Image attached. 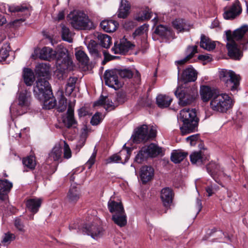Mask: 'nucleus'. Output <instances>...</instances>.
Here are the masks:
<instances>
[{
    "label": "nucleus",
    "mask_w": 248,
    "mask_h": 248,
    "mask_svg": "<svg viewBox=\"0 0 248 248\" xmlns=\"http://www.w3.org/2000/svg\"><path fill=\"white\" fill-rule=\"evenodd\" d=\"M225 34L228 41L226 47L228 50V56L233 60H240L243 56V53L235 41L238 42L242 46V47L243 50L247 49L248 25H242L232 32L230 30L226 31Z\"/></svg>",
    "instance_id": "nucleus-1"
},
{
    "label": "nucleus",
    "mask_w": 248,
    "mask_h": 248,
    "mask_svg": "<svg viewBox=\"0 0 248 248\" xmlns=\"http://www.w3.org/2000/svg\"><path fill=\"white\" fill-rule=\"evenodd\" d=\"M32 57L34 59L38 57L41 60L46 61H51L56 58V63L62 71H72L74 68V65L71 58L63 51L57 53L52 48L45 46L42 49L35 48Z\"/></svg>",
    "instance_id": "nucleus-2"
},
{
    "label": "nucleus",
    "mask_w": 248,
    "mask_h": 248,
    "mask_svg": "<svg viewBox=\"0 0 248 248\" xmlns=\"http://www.w3.org/2000/svg\"><path fill=\"white\" fill-rule=\"evenodd\" d=\"M180 119L183 124L180 127L183 135L197 131L199 119L197 116L195 109L184 108L180 111Z\"/></svg>",
    "instance_id": "nucleus-3"
},
{
    "label": "nucleus",
    "mask_w": 248,
    "mask_h": 248,
    "mask_svg": "<svg viewBox=\"0 0 248 248\" xmlns=\"http://www.w3.org/2000/svg\"><path fill=\"white\" fill-rule=\"evenodd\" d=\"M174 94L178 99V104L182 106L195 103L199 96L197 87L194 85L189 86L185 85L178 87Z\"/></svg>",
    "instance_id": "nucleus-4"
},
{
    "label": "nucleus",
    "mask_w": 248,
    "mask_h": 248,
    "mask_svg": "<svg viewBox=\"0 0 248 248\" xmlns=\"http://www.w3.org/2000/svg\"><path fill=\"white\" fill-rule=\"evenodd\" d=\"M71 26L78 30H90L93 28V22L88 16L81 11H73L67 16Z\"/></svg>",
    "instance_id": "nucleus-5"
},
{
    "label": "nucleus",
    "mask_w": 248,
    "mask_h": 248,
    "mask_svg": "<svg viewBox=\"0 0 248 248\" xmlns=\"http://www.w3.org/2000/svg\"><path fill=\"white\" fill-rule=\"evenodd\" d=\"M233 100L231 96L226 93H218L210 102V107L213 111L225 113L233 105Z\"/></svg>",
    "instance_id": "nucleus-6"
},
{
    "label": "nucleus",
    "mask_w": 248,
    "mask_h": 248,
    "mask_svg": "<svg viewBox=\"0 0 248 248\" xmlns=\"http://www.w3.org/2000/svg\"><path fill=\"white\" fill-rule=\"evenodd\" d=\"M162 148L155 143L141 148L135 157V161L141 163L148 157L154 158L158 155H163Z\"/></svg>",
    "instance_id": "nucleus-7"
},
{
    "label": "nucleus",
    "mask_w": 248,
    "mask_h": 248,
    "mask_svg": "<svg viewBox=\"0 0 248 248\" xmlns=\"http://www.w3.org/2000/svg\"><path fill=\"white\" fill-rule=\"evenodd\" d=\"M220 78L228 90L232 92L237 91L240 85V77L232 70L223 69L220 72Z\"/></svg>",
    "instance_id": "nucleus-8"
},
{
    "label": "nucleus",
    "mask_w": 248,
    "mask_h": 248,
    "mask_svg": "<svg viewBox=\"0 0 248 248\" xmlns=\"http://www.w3.org/2000/svg\"><path fill=\"white\" fill-rule=\"evenodd\" d=\"M33 93L35 96L40 100L43 99V98L49 97L52 94L48 81L42 78L36 81Z\"/></svg>",
    "instance_id": "nucleus-9"
},
{
    "label": "nucleus",
    "mask_w": 248,
    "mask_h": 248,
    "mask_svg": "<svg viewBox=\"0 0 248 248\" xmlns=\"http://www.w3.org/2000/svg\"><path fill=\"white\" fill-rule=\"evenodd\" d=\"M17 102L18 108L17 114L22 115L31 108V93L27 90H23L18 93Z\"/></svg>",
    "instance_id": "nucleus-10"
},
{
    "label": "nucleus",
    "mask_w": 248,
    "mask_h": 248,
    "mask_svg": "<svg viewBox=\"0 0 248 248\" xmlns=\"http://www.w3.org/2000/svg\"><path fill=\"white\" fill-rule=\"evenodd\" d=\"M119 71L117 69L107 70L105 71L104 78L106 85L117 90L122 87V83L119 81Z\"/></svg>",
    "instance_id": "nucleus-11"
},
{
    "label": "nucleus",
    "mask_w": 248,
    "mask_h": 248,
    "mask_svg": "<svg viewBox=\"0 0 248 248\" xmlns=\"http://www.w3.org/2000/svg\"><path fill=\"white\" fill-rule=\"evenodd\" d=\"M8 11L11 13H18V15L24 16L19 19H16L14 21V23L18 22H23L25 21V18L30 15V6L26 4L19 5H7Z\"/></svg>",
    "instance_id": "nucleus-12"
},
{
    "label": "nucleus",
    "mask_w": 248,
    "mask_h": 248,
    "mask_svg": "<svg viewBox=\"0 0 248 248\" xmlns=\"http://www.w3.org/2000/svg\"><path fill=\"white\" fill-rule=\"evenodd\" d=\"M154 33L166 41H169L175 38L174 32L171 28L162 24L156 27Z\"/></svg>",
    "instance_id": "nucleus-13"
},
{
    "label": "nucleus",
    "mask_w": 248,
    "mask_h": 248,
    "mask_svg": "<svg viewBox=\"0 0 248 248\" xmlns=\"http://www.w3.org/2000/svg\"><path fill=\"white\" fill-rule=\"evenodd\" d=\"M206 170L208 173L215 181L219 184H220L219 177L221 175V174L224 176H227L221 169L219 165L214 162H211L206 165ZM228 177L229 176H228Z\"/></svg>",
    "instance_id": "nucleus-14"
},
{
    "label": "nucleus",
    "mask_w": 248,
    "mask_h": 248,
    "mask_svg": "<svg viewBox=\"0 0 248 248\" xmlns=\"http://www.w3.org/2000/svg\"><path fill=\"white\" fill-rule=\"evenodd\" d=\"M148 126L143 124L136 129L132 136L133 142L139 143L142 141H146L148 140Z\"/></svg>",
    "instance_id": "nucleus-15"
},
{
    "label": "nucleus",
    "mask_w": 248,
    "mask_h": 248,
    "mask_svg": "<svg viewBox=\"0 0 248 248\" xmlns=\"http://www.w3.org/2000/svg\"><path fill=\"white\" fill-rule=\"evenodd\" d=\"M135 45L124 37L120 41V43H115L114 46L111 50L115 54H124L127 52L129 49L134 47Z\"/></svg>",
    "instance_id": "nucleus-16"
},
{
    "label": "nucleus",
    "mask_w": 248,
    "mask_h": 248,
    "mask_svg": "<svg viewBox=\"0 0 248 248\" xmlns=\"http://www.w3.org/2000/svg\"><path fill=\"white\" fill-rule=\"evenodd\" d=\"M242 11L239 1L235 0L231 7L224 12L223 17L226 19H234L242 13Z\"/></svg>",
    "instance_id": "nucleus-17"
},
{
    "label": "nucleus",
    "mask_w": 248,
    "mask_h": 248,
    "mask_svg": "<svg viewBox=\"0 0 248 248\" xmlns=\"http://www.w3.org/2000/svg\"><path fill=\"white\" fill-rule=\"evenodd\" d=\"M62 122L68 128L76 127L77 122L74 118V108L71 104H69L66 114L62 117Z\"/></svg>",
    "instance_id": "nucleus-18"
},
{
    "label": "nucleus",
    "mask_w": 248,
    "mask_h": 248,
    "mask_svg": "<svg viewBox=\"0 0 248 248\" xmlns=\"http://www.w3.org/2000/svg\"><path fill=\"white\" fill-rule=\"evenodd\" d=\"M217 93L216 89L208 86L202 85L200 87V93L201 99L204 102L211 101Z\"/></svg>",
    "instance_id": "nucleus-19"
},
{
    "label": "nucleus",
    "mask_w": 248,
    "mask_h": 248,
    "mask_svg": "<svg viewBox=\"0 0 248 248\" xmlns=\"http://www.w3.org/2000/svg\"><path fill=\"white\" fill-rule=\"evenodd\" d=\"M81 193L79 189L75 185H71L67 194L66 200L69 203L75 205L79 200Z\"/></svg>",
    "instance_id": "nucleus-20"
},
{
    "label": "nucleus",
    "mask_w": 248,
    "mask_h": 248,
    "mask_svg": "<svg viewBox=\"0 0 248 248\" xmlns=\"http://www.w3.org/2000/svg\"><path fill=\"white\" fill-rule=\"evenodd\" d=\"M173 196V191L170 187H164L161 190L160 198L164 206H170L172 202Z\"/></svg>",
    "instance_id": "nucleus-21"
},
{
    "label": "nucleus",
    "mask_w": 248,
    "mask_h": 248,
    "mask_svg": "<svg viewBox=\"0 0 248 248\" xmlns=\"http://www.w3.org/2000/svg\"><path fill=\"white\" fill-rule=\"evenodd\" d=\"M83 231L88 235H91L94 239L97 238L102 233V228L94 223L91 225L86 224L83 227Z\"/></svg>",
    "instance_id": "nucleus-22"
},
{
    "label": "nucleus",
    "mask_w": 248,
    "mask_h": 248,
    "mask_svg": "<svg viewBox=\"0 0 248 248\" xmlns=\"http://www.w3.org/2000/svg\"><path fill=\"white\" fill-rule=\"evenodd\" d=\"M197 78L196 71L192 67L184 70L180 77V80L186 83L188 82L195 81Z\"/></svg>",
    "instance_id": "nucleus-23"
},
{
    "label": "nucleus",
    "mask_w": 248,
    "mask_h": 248,
    "mask_svg": "<svg viewBox=\"0 0 248 248\" xmlns=\"http://www.w3.org/2000/svg\"><path fill=\"white\" fill-rule=\"evenodd\" d=\"M94 106L104 105L106 109L108 111L113 110L116 107L115 103H114L108 96L101 95L98 100L93 104Z\"/></svg>",
    "instance_id": "nucleus-24"
},
{
    "label": "nucleus",
    "mask_w": 248,
    "mask_h": 248,
    "mask_svg": "<svg viewBox=\"0 0 248 248\" xmlns=\"http://www.w3.org/2000/svg\"><path fill=\"white\" fill-rule=\"evenodd\" d=\"M154 175V169L148 166H144L141 168L140 177L143 184H145L150 181Z\"/></svg>",
    "instance_id": "nucleus-25"
},
{
    "label": "nucleus",
    "mask_w": 248,
    "mask_h": 248,
    "mask_svg": "<svg viewBox=\"0 0 248 248\" xmlns=\"http://www.w3.org/2000/svg\"><path fill=\"white\" fill-rule=\"evenodd\" d=\"M13 187L12 183L7 179L0 180V200H5L7 194Z\"/></svg>",
    "instance_id": "nucleus-26"
},
{
    "label": "nucleus",
    "mask_w": 248,
    "mask_h": 248,
    "mask_svg": "<svg viewBox=\"0 0 248 248\" xmlns=\"http://www.w3.org/2000/svg\"><path fill=\"white\" fill-rule=\"evenodd\" d=\"M112 220L119 227H124L127 224V216L125 211L112 214Z\"/></svg>",
    "instance_id": "nucleus-27"
},
{
    "label": "nucleus",
    "mask_w": 248,
    "mask_h": 248,
    "mask_svg": "<svg viewBox=\"0 0 248 248\" xmlns=\"http://www.w3.org/2000/svg\"><path fill=\"white\" fill-rule=\"evenodd\" d=\"M42 203V200L39 198H31L28 200L26 202V206L28 209L33 213H36Z\"/></svg>",
    "instance_id": "nucleus-28"
},
{
    "label": "nucleus",
    "mask_w": 248,
    "mask_h": 248,
    "mask_svg": "<svg viewBox=\"0 0 248 248\" xmlns=\"http://www.w3.org/2000/svg\"><path fill=\"white\" fill-rule=\"evenodd\" d=\"M108 207L110 213L112 214L124 211V209L121 202H117L112 200L111 198L108 202Z\"/></svg>",
    "instance_id": "nucleus-29"
},
{
    "label": "nucleus",
    "mask_w": 248,
    "mask_h": 248,
    "mask_svg": "<svg viewBox=\"0 0 248 248\" xmlns=\"http://www.w3.org/2000/svg\"><path fill=\"white\" fill-rule=\"evenodd\" d=\"M216 42L212 41L204 34L201 36L200 46L208 51H211L216 47Z\"/></svg>",
    "instance_id": "nucleus-30"
},
{
    "label": "nucleus",
    "mask_w": 248,
    "mask_h": 248,
    "mask_svg": "<svg viewBox=\"0 0 248 248\" xmlns=\"http://www.w3.org/2000/svg\"><path fill=\"white\" fill-rule=\"evenodd\" d=\"M118 25L117 22L112 20H104L100 23L101 28L106 32H108L114 31Z\"/></svg>",
    "instance_id": "nucleus-31"
},
{
    "label": "nucleus",
    "mask_w": 248,
    "mask_h": 248,
    "mask_svg": "<svg viewBox=\"0 0 248 248\" xmlns=\"http://www.w3.org/2000/svg\"><path fill=\"white\" fill-rule=\"evenodd\" d=\"M62 148L60 144H56L49 154V158L55 161L62 160Z\"/></svg>",
    "instance_id": "nucleus-32"
},
{
    "label": "nucleus",
    "mask_w": 248,
    "mask_h": 248,
    "mask_svg": "<svg viewBox=\"0 0 248 248\" xmlns=\"http://www.w3.org/2000/svg\"><path fill=\"white\" fill-rule=\"evenodd\" d=\"M172 99L169 96L159 94L156 97V103L160 108H166L170 106Z\"/></svg>",
    "instance_id": "nucleus-33"
},
{
    "label": "nucleus",
    "mask_w": 248,
    "mask_h": 248,
    "mask_svg": "<svg viewBox=\"0 0 248 248\" xmlns=\"http://www.w3.org/2000/svg\"><path fill=\"white\" fill-rule=\"evenodd\" d=\"M130 8V5L127 0H121L120 6L118 10V17L126 18L129 14Z\"/></svg>",
    "instance_id": "nucleus-34"
},
{
    "label": "nucleus",
    "mask_w": 248,
    "mask_h": 248,
    "mask_svg": "<svg viewBox=\"0 0 248 248\" xmlns=\"http://www.w3.org/2000/svg\"><path fill=\"white\" fill-rule=\"evenodd\" d=\"M197 53V46H189L186 50L187 56L184 59L178 60L175 62V63L178 65H183L186 63L188 61L191 59L194 54Z\"/></svg>",
    "instance_id": "nucleus-35"
},
{
    "label": "nucleus",
    "mask_w": 248,
    "mask_h": 248,
    "mask_svg": "<svg viewBox=\"0 0 248 248\" xmlns=\"http://www.w3.org/2000/svg\"><path fill=\"white\" fill-rule=\"evenodd\" d=\"M23 73V78L25 83L27 86H31L35 80V77L32 70L30 68H24Z\"/></svg>",
    "instance_id": "nucleus-36"
},
{
    "label": "nucleus",
    "mask_w": 248,
    "mask_h": 248,
    "mask_svg": "<svg viewBox=\"0 0 248 248\" xmlns=\"http://www.w3.org/2000/svg\"><path fill=\"white\" fill-rule=\"evenodd\" d=\"M35 71L39 77H46L49 74V66L46 63L38 64L35 67Z\"/></svg>",
    "instance_id": "nucleus-37"
},
{
    "label": "nucleus",
    "mask_w": 248,
    "mask_h": 248,
    "mask_svg": "<svg viewBox=\"0 0 248 248\" xmlns=\"http://www.w3.org/2000/svg\"><path fill=\"white\" fill-rule=\"evenodd\" d=\"M173 27L178 32L186 31L187 25L183 19L178 18L172 22Z\"/></svg>",
    "instance_id": "nucleus-38"
},
{
    "label": "nucleus",
    "mask_w": 248,
    "mask_h": 248,
    "mask_svg": "<svg viewBox=\"0 0 248 248\" xmlns=\"http://www.w3.org/2000/svg\"><path fill=\"white\" fill-rule=\"evenodd\" d=\"M97 38L101 46L106 48L110 47L111 44V38L109 36L106 34H99Z\"/></svg>",
    "instance_id": "nucleus-39"
},
{
    "label": "nucleus",
    "mask_w": 248,
    "mask_h": 248,
    "mask_svg": "<svg viewBox=\"0 0 248 248\" xmlns=\"http://www.w3.org/2000/svg\"><path fill=\"white\" fill-rule=\"evenodd\" d=\"M187 153L186 152H182L180 151H174L171 153L170 159L172 162L174 163H179L187 155Z\"/></svg>",
    "instance_id": "nucleus-40"
},
{
    "label": "nucleus",
    "mask_w": 248,
    "mask_h": 248,
    "mask_svg": "<svg viewBox=\"0 0 248 248\" xmlns=\"http://www.w3.org/2000/svg\"><path fill=\"white\" fill-rule=\"evenodd\" d=\"M11 49L10 44L4 43L0 48V62L5 61L9 56V52Z\"/></svg>",
    "instance_id": "nucleus-41"
},
{
    "label": "nucleus",
    "mask_w": 248,
    "mask_h": 248,
    "mask_svg": "<svg viewBox=\"0 0 248 248\" xmlns=\"http://www.w3.org/2000/svg\"><path fill=\"white\" fill-rule=\"evenodd\" d=\"M77 80V78L70 77L65 85V92L66 95H70L73 92Z\"/></svg>",
    "instance_id": "nucleus-42"
},
{
    "label": "nucleus",
    "mask_w": 248,
    "mask_h": 248,
    "mask_svg": "<svg viewBox=\"0 0 248 248\" xmlns=\"http://www.w3.org/2000/svg\"><path fill=\"white\" fill-rule=\"evenodd\" d=\"M77 60L83 65H87L89 62V59L82 50H78L75 54Z\"/></svg>",
    "instance_id": "nucleus-43"
},
{
    "label": "nucleus",
    "mask_w": 248,
    "mask_h": 248,
    "mask_svg": "<svg viewBox=\"0 0 248 248\" xmlns=\"http://www.w3.org/2000/svg\"><path fill=\"white\" fill-rule=\"evenodd\" d=\"M62 39L69 43L72 42V33L70 31L69 29L66 27L64 25L62 24Z\"/></svg>",
    "instance_id": "nucleus-44"
},
{
    "label": "nucleus",
    "mask_w": 248,
    "mask_h": 248,
    "mask_svg": "<svg viewBox=\"0 0 248 248\" xmlns=\"http://www.w3.org/2000/svg\"><path fill=\"white\" fill-rule=\"evenodd\" d=\"M67 107V99L61 92L60 97L58 98V104L57 107V110L59 112L64 111Z\"/></svg>",
    "instance_id": "nucleus-45"
},
{
    "label": "nucleus",
    "mask_w": 248,
    "mask_h": 248,
    "mask_svg": "<svg viewBox=\"0 0 248 248\" xmlns=\"http://www.w3.org/2000/svg\"><path fill=\"white\" fill-rule=\"evenodd\" d=\"M152 13L148 8H146L141 11V12L136 17V19L138 21L148 20L152 17Z\"/></svg>",
    "instance_id": "nucleus-46"
},
{
    "label": "nucleus",
    "mask_w": 248,
    "mask_h": 248,
    "mask_svg": "<svg viewBox=\"0 0 248 248\" xmlns=\"http://www.w3.org/2000/svg\"><path fill=\"white\" fill-rule=\"evenodd\" d=\"M22 163L25 166L31 170L34 169L36 165L35 158L33 156H27L23 158Z\"/></svg>",
    "instance_id": "nucleus-47"
},
{
    "label": "nucleus",
    "mask_w": 248,
    "mask_h": 248,
    "mask_svg": "<svg viewBox=\"0 0 248 248\" xmlns=\"http://www.w3.org/2000/svg\"><path fill=\"white\" fill-rule=\"evenodd\" d=\"M190 159L193 164L202 163V152L200 151L192 153L190 155Z\"/></svg>",
    "instance_id": "nucleus-48"
},
{
    "label": "nucleus",
    "mask_w": 248,
    "mask_h": 248,
    "mask_svg": "<svg viewBox=\"0 0 248 248\" xmlns=\"http://www.w3.org/2000/svg\"><path fill=\"white\" fill-rule=\"evenodd\" d=\"M117 70L119 71V75L123 78H131L134 75L133 71L129 68L117 69Z\"/></svg>",
    "instance_id": "nucleus-49"
},
{
    "label": "nucleus",
    "mask_w": 248,
    "mask_h": 248,
    "mask_svg": "<svg viewBox=\"0 0 248 248\" xmlns=\"http://www.w3.org/2000/svg\"><path fill=\"white\" fill-rule=\"evenodd\" d=\"M51 97V96H50L49 97L43 98L44 99V107L46 109H50L56 106V100Z\"/></svg>",
    "instance_id": "nucleus-50"
},
{
    "label": "nucleus",
    "mask_w": 248,
    "mask_h": 248,
    "mask_svg": "<svg viewBox=\"0 0 248 248\" xmlns=\"http://www.w3.org/2000/svg\"><path fill=\"white\" fill-rule=\"evenodd\" d=\"M127 100L126 95L124 92H119L117 93L115 99L116 107L123 104Z\"/></svg>",
    "instance_id": "nucleus-51"
},
{
    "label": "nucleus",
    "mask_w": 248,
    "mask_h": 248,
    "mask_svg": "<svg viewBox=\"0 0 248 248\" xmlns=\"http://www.w3.org/2000/svg\"><path fill=\"white\" fill-rule=\"evenodd\" d=\"M87 47L90 54L95 57L98 56L99 53L97 48V44L95 41L91 40Z\"/></svg>",
    "instance_id": "nucleus-52"
},
{
    "label": "nucleus",
    "mask_w": 248,
    "mask_h": 248,
    "mask_svg": "<svg viewBox=\"0 0 248 248\" xmlns=\"http://www.w3.org/2000/svg\"><path fill=\"white\" fill-rule=\"evenodd\" d=\"M16 239V235L10 232L5 233L3 236L1 243L4 245L9 244Z\"/></svg>",
    "instance_id": "nucleus-53"
},
{
    "label": "nucleus",
    "mask_w": 248,
    "mask_h": 248,
    "mask_svg": "<svg viewBox=\"0 0 248 248\" xmlns=\"http://www.w3.org/2000/svg\"><path fill=\"white\" fill-rule=\"evenodd\" d=\"M148 25L144 24L138 28L133 33V37L135 38L137 36L143 34L148 30Z\"/></svg>",
    "instance_id": "nucleus-54"
},
{
    "label": "nucleus",
    "mask_w": 248,
    "mask_h": 248,
    "mask_svg": "<svg viewBox=\"0 0 248 248\" xmlns=\"http://www.w3.org/2000/svg\"><path fill=\"white\" fill-rule=\"evenodd\" d=\"M132 149L131 148H129L126 146V144H125L123 147L122 150H121L120 152V154L122 155H125V161H127L130 156L131 154Z\"/></svg>",
    "instance_id": "nucleus-55"
},
{
    "label": "nucleus",
    "mask_w": 248,
    "mask_h": 248,
    "mask_svg": "<svg viewBox=\"0 0 248 248\" xmlns=\"http://www.w3.org/2000/svg\"><path fill=\"white\" fill-rule=\"evenodd\" d=\"M72 153L69 145L65 141H64L63 147V157L65 159H69L71 157Z\"/></svg>",
    "instance_id": "nucleus-56"
},
{
    "label": "nucleus",
    "mask_w": 248,
    "mask_h": 248,
    "mask_svg": "<svg viewBox=\"0 0 248 248\" xmlns=\"http://www.w3.org/2000/svg\"><path fill=\"white\" fill-rule=\"evenodd\" d=\"M15 226L16 228L19 231L22 232L25 231L24 225L23 221L19 217H16L15 220Z\"/></svg>",
    "instance_id": "nucleus-57"
},
{
    "label": "nucleus",
    "mask_w": 248,
    "mask_h": 248,
    "mask_svg": "<svg viewBox=\"0 0 248 248\" xmlns=\"http://www.w3.org/2000/svg\"><path fill=\"white\" fill-rule=\"evenodd\" d=\"M199 134H194L187 137L186 140L187 142H189L191 146H193L196 144V141L199 140Z\"/></svg>",
    "instance_id": "nucleus-58"
},
{
    "label": "nucleus",
    "mask_w": 248,
    "mask_h": 248,
    "mask_svg": "<svg viewBox=\"0 0 248 248\" xmlns=\"http://www.w3.org/2000/svg\"><path fill=\"white\" fill-rule=\"evenodd\" d=\"M101 121V114L100 113H96L92 118L91 124L93 125H96L98 124Z\"/></svg>",
    "instance_id": "nucleus-59"
},
{
    "label": "nucleus",
    "mask_w": 248,
    "mask_h": 248,
    "mask_svg": "<svg viewBox=\"0 0 248 248\" xmlns=\"http://www.w3.org/2000/svg\"><path fill=\"white\" fill-rule=\"evenodd\" d=\"M96 155V152L94 151L93 152L90 158L86 163V166L88 167V169H90L93 166V165L94 163Z\"/></svg>",
    "instance_id": "nucleus-60"
},
{
    "label": "nucleus",
    "mask_w": 248,
    "mask_h": 248,
    "mask_svg": "<svg viewBox=\"0 0 248 248\" xmlns=\"http://www.w3.org/2000/svg\"><path fill=\"white\" fill-rule=\"evenodd\" d=\"M122 159V155L115 154L109 158V162H118Z\"/></svg>",
    "instance_id": "nucleus-61"
},
{
    "label": "nucleus",
    "mask_w": 248,
    "mask_h": 248,
    "mask_svg": "<svg viewBox=\"0 0 248 248\" xmlns=\"http://www.w3.org/2000/svg\"><path fill=\"white\" fill-rule=\"evenodd\" d=\"M206 191L207 193V196L208 197L211 196L216 191L215 188L212 185L207 186L205 188Z\"/></svg>",
    "instance_id": "nucleus-62"
},
{
    "label": "nucleus",
    "mask_w": 248,
    "mask_h": 248,
    "mask_svg": "<svg viewBox=\"0 0 248 248\" xmlns=\"http://www.w3.org/2000/svg\"><path fill=\"white\" fill-rule=\"evenodd\" d=\"M196 206L197 207V208L198 209V213H199L201 210H202V201L201 200L197 199L196 200Z\"/></svg>",
    "instance_id": "nucleus-63"
},
{
    "label": "nucleus",
    "mask_w": 248,
    "mask_h": 248,
    "mask_svg": "<svg viewBox=\"0 0 248 248\" xmlns=\"http://www.w3.org/2000/svg\"><path fill=\"white\" fill-rule=\"evenodd\" d=\"M148 140L150 138H155L156 136V131L153 129H151L149 133L148 132Z\"/></svg>",
    "instance_id": "nucleus-64"
}]
</instances>
